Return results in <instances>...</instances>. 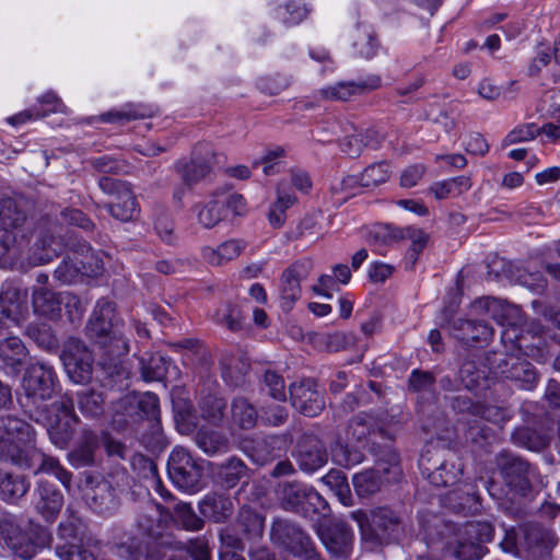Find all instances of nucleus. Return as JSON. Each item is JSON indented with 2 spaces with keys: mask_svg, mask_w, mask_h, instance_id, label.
I'll list each match as a JSON object with an SVG mask.
<instances>
[{
  "mask_svg": "<svg viewBox=\"0 0 560 560\" xmlns=\"http://www.w3.org/2000/svg\"><path fill=\"white\" fill-rule=\"evenodd\" d=\"M34 441L35 431L27 422L14 417L1 418L0 460L32 469L34 474H51L69 489L71 474L62 468L57 459L46 456L36 448Z\"/></svg>",
  "mask_w": 560,
  "mask_h": 560,
  "instance_id": "obj_1",
  "label": "nucleus"
},
{
  "mask_svg": "<svg viewBox=\"0 0 560 560\" xmlns=\"http://www.w3.org/2000/svg\"><path fill=\"white\" fill-rule=\"evenodd\" d=\"M27 314L25 292L11 285L0 292V362L9 372H14L27 354L23 341L8 331L9 322L20 326Z\"/></svg>",
  "mask_w": 560,
  "mask_h": 560,
  "instance_id": "obj_2",
  "label": "nucleus"
},
{
  "mask_svg": "<svg viewBox=\"0 0 560 560\" xmlns=\"http://www.w3.org/2000/svg\"><path fill=\"white\" fill-rule=\"evenodd\" d=\"M113 319L114 304L102 299L97 302L88 324L89 335L104 349L109 361L119 359L129 351L126 338Z\"/></svg>",
  "mask_w": 560,
  "mask_h": 560,
  "instance_id": "obj_3",
  "label": "nucleus"
},
{
  "mask_svg": "<svg viewBox=\"0 0 560 560\" xmlns=\"http://www.w3.org/2000/svg\"><path fill=\"white\" fill-rule=\"evenodd\" d=\"M208 463L195 458L183 447H175L167 462V472L173 485L187 493H196L205 486Z\"/></svg>",
  "mask_w": 560,
  "mask_h": 560,
  "instance_id": "obj_4",
  "label": "nucleus"
},
{
  "mask_svg": "<svg viewBox=\"0 0 560 560\" xmlns=\"http://www.w3.org/2000/svg\"><path fill=\"white\" fill-rule=\"evenodd\" d=\"M36 421L46 427L52 444L65 448L72 438L73 425L77 421L72 399L62 397L59 401L54 402L50 409L39 411Z\"/></svg>",
  "mask_w": 560,
  "mask_h": 560,
  "instance_id": "obj_5",
  "label": "nucleus"
},
{
  "mask_svg": "<svg viewBox=\"0 0 560 560\" xmlns=\"http://www.w3.org/2000/svg\"><path fill=\"white\" fill-rule=\"evenodd\" d=\"M100 188L114 199L107 206L109 213L120 220H132L138 211V203L130 186L117 178L104 176L98 180Z\"/></svg>",
  "mask_w": 560,
  "mask_h": 560,
  "instance_id": "obj_6",
  "label": "nucleus"
},
{
  "mask_svg": "<svg viewBox=\"0 0 560 560\" xmlns=\"http://www.w3.org/2000/svg\"><path fill=\"white\" fill-rule=\"evenodd\" d=\"M61 360L69 378L73 383L83 384L91 378L93 357L81 341H69L62 351Z\"/></svg>",
  "mask_w": 560,
  "mask_h": 560,
  "instance_id": "obj_7",
  "label": "nucleus"
},
{
  "mask_svg": "<svg viewBox=\"0 0 560 560\" xmlns=\"http://www.w3.org/2000/svg\"><path fill=\"white\" fill-rule=\"evenodd\" d=\"M22 387L34 401L49 399L56 389V374L44 363L32 364L25 372Z\"/></svg>",
  "mask_w": 560,
  "mask_h": 560,
  "instance_id": "obj_8",
  "label": "nucleus"
},
{
  "mask_svg": "<svg viewBox=\"0 0 560 560\" xmlns=\"http://www.w3.org/2000/svg\"><path fill=\"white\" fill-rule=\"evenodd\" d=\"M382 84V79L377 74H369L357 82L342 81L332 85L323 88L316 92V97L323 101H350L354 97L368 94Z\"/></svg>",
  "mask_w": 560,
  "mask_h": 560,
  "instance_id": "obj_9",
  "label": "nucleus"
},
{
  "mask_svg": "<svg viewBox=\"0 0 560 560\" xmlns=\"http://www.w3.org/2000/svg\"><path fill=\"white\" fill-rule=\"evenodd\" d=\"M465 535L468 540H458L453 549V556L457 560H479L485 555L482 542L492 538V527L487 523L468 524L465 527Z\"/></svg>",
  "mask_w": 560,
  "mask_h": 560,
  "instance_id": "obj_10",
  "label": "nucleus"
},
{
  "mask_svg": "<svg viewBox=\"0 0 560 560\" xmlns=\"http://www.w3.org/2000/svg\"><path fill=\"white\" fill-rule=\"evenodd\" d=\"M289 390L293 407L301 413L315 417L323 409L325 402L313 380L294 383Z\"/></svg>",
  "mask_w": 560,
  "mask_h": 560,
  "instance_id": "obj_11",
  "label": "nucleus"
},
{
  "mask_svg": "<svg viewBox=\"0 0 560 560\" xmlns=\"http://www.w3.org/2000/svg\"><path fill=\"white\" fill-rule=\"evenodd\" d=\"M318 536L331 556H349L353 542V533L343 523L338 522L320 526Z\"/></svg>",
  "mask_w": 560,
  "mask_h": 560,
  "instance_id": "obj_12",
  "label": "nucleus"
},
{
  "mask_svg": "<svg viewBox=\"0 0 560 560\" xmlns=\"http://www.w3.org/2000/svg\"><path fill=\"white\" fill-rule=\"evenodd\" d=\"M271 539L294 555L306 551L311 545L310 538L296 525L283 520L273 523Z\"/></svg>",
  "mask_w": 560,
  "mask_h": 560,
  "instance_id": "obj_13",
  "label": "nucleus"
},
{
  "mask_svg": "<svg viewBox=\"0 0 560 560\" xmlns=\"http://www.w3.org/2000/svg\"><path fill=\"white\" fill-rule=\"evenodd\" d=\"M80 304L75 296L68 294H56L47 288H38L33 292V308L34 313L40 317L55 319L60 315L61 305Z\"/></svg>",
  "mask_w": 560,
  "mask_h": 560,
  "instance_id": "obj_14",
  "label": "nucleus"
},
{
  "mask_svg": "<svg viewBox=\"0 0 560 560\" xmlns=\"http://www.w3.org/2000/svg\"><path fill=\"white\" fill-rule=\"evenodd\" d=\"M217 158L209 143L198 144L192 151L191 161L186 164L183 171L185 183H197L206 177L210 173L212 165L218 163Z\"/></svg>",
  "mask_w": 560,
  "mask_h": 560,
  "instance_id": "obj_15",
  "label": "nucleus"
},
{
  "mask_svg": "<svg viewBox=\"0 0 560 560\" xmlns=\"http://www.w3.org/2000/svg\"><path fill=\"white\" fill-rule=\"evenodd\" d=\"M63 500L61 493L52 485L39 481L34 493L35 510L48 522H52L59 514Z\"/></svg>",
  "mask_w": 560,
  "mask_h": 560,
  "instance_id": "obj_16",
  "label": "nucleus"
},
{
  "mask_svg": "<svg viewBox=\"0 0 560 560\" xmlns=\"http://www.w3.org/2000/svg\"><path fill=\"white\" fill-rule=\"evenodd\" d=\"M39 105L43 107V112L37 108L27 109L8 118V122L13 126H19L38 119L50 113H67V106L56 95L55 92L48 91L38 98Z\"/></svg>",
  "mask_w": 560,
  "mask_h": 560,
  "instance_id": "obj_17",
  "label": "nucleus"
},
{
  "mask_svg": "<svg viewBox=\"0 0 560 560\" xmlns=\"http://www.w3.org/2000/svg\"><path fill=\"white\" fill-rule=\"evenodd\" d=\"M245 248L241 240H228L217 247L203 246L201 248L202 259L211 266H222L236 259Z\"/></svg>",
  "mask_w": 560,
  "mask_h": 560,
  "instance_id": "obj_18",
  "label": "nucleus"
},
{
  "mask_svg": "<svg viewBox=\"0 0 560 560\" xmlns=\"http://www.w3.org/2000/svg\"><path fill=\"white\" fill-rule=\"evenodd\" d=\"M48 542L49 536L42 526L32 528V537L22 535L11 539L12 548L23 559H32Z\"/></svg>",
  "mask_w": 560,
  "mask_h": 560,
  "instance_id": "obj_19",
  "label": "nucleus"
},
{
  "mask_svg": "<svg viewBox=\"0 0 560 560\" xmlns=\"http://www.w3.org/2000/svg\"><path fill=\"white\" fill-rule=\"evenodd\" d=\"M223 201L218 191L208 201L195 205L192 211L196 213L197 222L205 229L217 226L225 218Z\"/></svg>",
  "mask_w": 560,
  "mask_h": 560,
  "instance_id": "obj_20",
  "label": "nucleus"
},
{
  "mask_svg": "<svg viewBox=\"0 0 560 560\" xmlns=\"http://www.w3.org/2000/svg\"><path fill=\"white\" fill-rule=\"evenodd\" d=\"M298 462L301 469L313 472L327 463V454L317 440H311L308 444L300 445Z\"/></svg>",
  "mask_w": 560,
  "mask_h": 560,
  "instance_id": "obj_21",
  "label": "nucleus"
},
{
  "mask_svg": "<svg viewBox=\"0 0 560 560\" xmlns=\"http://www.w3.org/2000/svg\"><path fill=\"white\" fill-rule=\"evenodd\" d=\"M233 504L223 494H208L199 504L200 513L214 522H222L232 513Z\"/></svg>",
  "mask_w": 560,
  "mask_h": 560,
  "instance_id": "obj_22",
  "label": "nucleus"
},
{
  "mask_svg": "<svg viewBox=\"0 0 560 560\" xmlns=\"http://www.w3.org/2000/svg\"><path fill=\"white\" fill-rule=\"evenodd\" d=\"M350 39L355 52L366 59L375 56L378 43L370 25L358 24L350 33Z\"/></svg>",
  "mask_w": 560,
  "mask_h": 560,
  "instance_id": "obj_23",
  "label": "nucleus"
},
{
  "mask_svg": "<svg viewBox=\"0 0 560 560\" xmlns=\"http://www.w3.org/2000/svg\"><path fill=\"white\" fill-rule=\"evenodd\" d=\"M283 499L291 508H298L304 503L316 505L323 501L317 491L302 483L287 485L283 488Z\"/></svg>",
  "mask_w": 560,
  "mask_h": 560,
  "instance_id": "obj_24",
  "label": "nucleus"
},
{
  "mask_svg": "<svg viewBox=\"0 0 560 560\" xmlns=\"http://www.w3.org/2000/svg\"><path fill=\"white\" fill-rule=\"evenodd\" d=\"M141 377L145 382H154L163 380L170 370L176 368L161 354H152L148 359L142 358L141 361Z\"/></svg>",
  "mask_w": 560,
  "mask_h": 560,
  "instance_id": "obj_25",
  "label": "nucleus"
},
{
  "mask_svg": "<svg viewBox=\"0 0 560 560\" xmlns=\"http://www.w3.org/2000/svg\"><path fill=\"white\" fill-rule=\"evenodd\" d=\"M296 202L295 196L288 192L285 187L280 184L277 188V199L271 205L268 221L271 226L279 229L285 222V211Z\"/></svg>",
  "mask_w": 560,
  "mask_h": 560,
  "instance_id": "obj_26",
  "label": "nucleus"
},
{
  "mask_svg": "<svg viewBox=\"0 0 560 560\" xmlns=\"http://www.w3.org/2000/svg\"><path fill=\"white\" fill-rule=\"evenodd\" d=\"M471 187L470 179L465 176L454 177L439 182L430 187V191L436 199L454 198L463 195Z\"/></svg>",
  "mask_w": 560,
  "mask_h": 560,
  "instance_id": "obj_27",
  "label": "nucleus"
},
{
  "mask_svg": "<svg viewBox=\"0 0 560 560\" xmlns=\"http://www.w3.org/2000/svg\"><path fill=\"white\" fill-rule=\"evenodd\" d=\"M198 447L208 455L224 452L228 447V439L217 430L201 428L196 434Z\"/></svg>",
  "mask_w": 560,
  "mask_h": 560,
  "instance_id": "obj_28",
  "label": "nucleus"
},
{
  "mask_svg": "<svg viewBox=\"0 0 560 560\" xmlns=\"http://www.w3.org/2000/svg\"><path fill=\"white\" fill-rule=\"evenodd\" d=\"M399 237L408 238L411 242L406 255V267L412 268L418 259L419 254L427 246L429 235L421 229L407 228L400 232Z\"/></svg>",
  "mask_w": 560,
  "mask_h": 560,
  "instance_id": "obj_29",
  "label": "nucleus"
},
{
  "mask_svg": "<svg viewBox=\"0 0 560 560\" xmlns=\"http://www.w3.org/2000/svg\"><path fill=\"white\" fill-rule=\"evenodd\" d=\"M233 422L242 429H252L257 422V411L245 398H235L232 402Z\"/></svg>",
  "mask_w": 560,
  "mask_h": 560,
  "instance_id": "obj_30",
  "label": "nucleus"
},
{
  "mask_svg": "<svg viewBox=\"0 0 560 560\" xmlns=\"http://www.w3.org/2000/svg\"><path fill=\"white\" fill-rule=\"evenodd\" d=\"M463 474L460 464L443 463L428 478L436 487L455 485Z\"/></svg>",
  "mask_w": 560,
  "mask_h": 560,
  "instance_id": "obj_31",
  "label": "nucleus"
},
{
  "mask_svg": "<svg viewBox=\"0 0 560 560\" xmlns=\"http://www.w3.org/2000/svg\"><path fill=\"white\" fill-rule=\"evenodd\" d=\"M363 452L361 446H349L336 443L331 448L332 462L342 467H352L363 460Z\"/></svg>",
  "mask_w": 560,
  "mask_h": 560,
  "instance_id": "obj_32",
  "label": "nucleus"
},
{
  "mask_svg": "<svg viewBox=\"0 0 560 560\" xmlns=\"http://www.w3.org/2000/svg\"><path fill=\"white\" fill-rule=\"evenodd\" d=\"M24 220L25 217L18 209L15 201L10 197L0 196V226L20 229Z\"/></svg>",
  "mask_w": 560,
  "mask_h": 560,
  "instance_id": "obj_33",
  "label": "nucleus"
},
{
  "mask_svg": "<svg viewBox=\"0 0 560 560\" xmlns=\"http://www.w3.org/2000/svg\"><path fill=\"white\" fill-rule=\"evenodd\" d=\"M380 470H366L353 476V486L360 497H368L380 490L382 478Z\"/></svg>",
  "mask_w": 560,
  "mask_h": 560,
  "instance_id": "obj_34",
  "label": "nucleus"
},
{
  "mask_svg": "<svg viewBox=\"0 0 560 560\" xmlns=\"http://www.w3.org/2000/svg\"><path fill=\"white\" fill-rule=\"evenodd\" d=\"M400 232L387 224H376L369 231L368 242L374 246V250L382 254L384 246L398 238Z\"/></svg>",
  "mask_w": 560,
  "mask_h": 560,
  "instance_id": "obj_35",
  "label": "nucleus"
},
{
  "mask_svg": "<svg viewBox=\"0 0 560 560\" xmlns=\"http://www.w3.org/2000/svg\"><path fill=\"white\" fill-rule=\"evenodd\" d=\"M460 329L463 335L457 336V338L465 342L487 341L493 334L492 328L481 322L463 320L460 322Z\"/></svg>",
  "mask_w": 560,
  "mask_h": 560,
  "instance_id": "obj_36",
  "label": "nucleus"
},
{
  "mask_svg": "<svg viewBox=\"0 0 560 560\" xmlns=\"http://www.w3.org/2000/svg\"><path fill=\"white\" fill-rule=\"evenodd\" d=\"M300 276L295 267L288 268L281 278V296L284 301L293 303L300 298Z\"/></svg>",
  "mask_w": 560,
  "mask_h": 560,
  "instance_id": "obj_37",
  "label": "nucleus"
},
{
  "mask_svg": "<svg viewBox=\"0 0 560 560\" xmlns=\"http://www.w3.org/2000/svg\"><path fill=\"white\" fill-rule=\"evenodd\" d=\"M389 175V165L386 162H381L366 167L361 175L360 182L364 187H373L385 183Z\"/></svg>",
  "mask_w": 560,
  "mask_h": 560,
  "instance_id": "obj_38",
  "label": "nucleus"
},
{
  "mask_svg": "<svg viewBox=\"0 0 560 560\" xmlns=\"http://www.w3.org/2000/svg\"><path fill=\"white\" fill-rule=\"evenodd\" d=\"M224 407L225 402L222 398L209 395L202 398L200 402L201 417L210 423L215 424L222 420Z\"/></svg>",
  "mask_w": 560,
  "mask_h": 560,
  "instance_id": "obj_39",
  "label": "nucleus"
},
{
  "mask_svg": "<svg viewBox=\"0 0 560 560\" xmlns=\"http://www.w3.org/2000/svg\"><path fill=\"white\" fill-rule=\"evenodd\" d=\"M27 335L43 349L51 351L57 348V339L50 327L43 324L40 326L30 325L26 329Z\"/></svg>",
  "mask_w": 560,
  "mask_h": 560,
  "instance_id": "obj_40",
  "label": "nucleus"
},
{
  "mask_svg": "<svg viewBox=\"0 0 560 560\" xmlns=\"http://www.w3.org/2000/svg\"><path fill=\"white\" fill-rule=\"evenodd\" d=\"M78 404L83 413L94 417L102 412L103 397L95 392H80L78 393Z\"/></svg>",
  "mask_w": 560,
  "mask_h": 560,
  "instance_id": "obj_41",
  "label": "nucleus"
},
{
  "mask_svg": "<svg viewBox=\"0 0 560 560\" xmlns=\"http://www.w3.org/2000/svg\"><path fill=\"white\" fill-rule=\"evenodd\" d=\"M96 438L88 436L85 442L71 453V462L73 465L81 467L93 463L94 450L96 447Z\"/></svg>",
  "mask_w": 560,
  "mask_h": 560,
  "instance_id": "obj_42",
  "label": "nucleus"
},
{
  "mask_svg": "<svg viewBox=\"0 0 560 560\" xmlns=\"http://www.w3.org/2000/svg\"><path fill=\"white\" fill-rule=\"evenodd\" d=\"M540 133V128L536 124H523L512 129L504 139L505 145L533 140Z\"/></svg>",
  "mask_w": 560,
  "mask_h": 560,
  "instance_id": "obj_43",
  "label": "nucleus"
},
{
  "mask_svg": "<svg viewBox=\"0 0 560 560\" xmlns=\"http://www.w3.org/2000/svg\"><path fill=\"white\" fill-rule=\"evenodd\" d=\"M308 13V9L300 3H288L277 12L278 19L288 25H295L302 22Z\"/></svg>",
  "mask_w": 560,
  "mask_h": 560,
  "instance_id": "obj_44",
  "label": "nucleus"
},
{
  "mask_svg": "<svg viewBox=\"0 0 560 560\" xmlns=\"http://www.w3.org/2000/svg\"><path fill=\"white\" fill-rule=\"evenodd\" d=\"M175 512L177 520L182 525L189 530L201 529L203 522L192 511L191 506L187 503H177L175 505Z\"/></svg>",
  "mask_w": 560,
  "mask_h": 560,
  "instance_id": "obj_45",
  "label": "nucleus"
},
{
  "mask_svg": "<svg viewBox=\"0 0 560 560\" xmlns=\"http://www.w3.org/2000/svg\"><path fill=\"white\" fill-rule=\"evenodd\" d=\"M153 226L156 234L163 242L167 244L173 243L175 240L174 223L168 214L162 212L156 214L154 217Z\"/></svg>",
  "mask_w": 560,
  "mask_h": 560,
  "instance_id": "obj_46",
  "label": "nucleus"
},
{
  "mask_svg": "<svg viewBox=\"0 0 560 560\" xmlns=\"http://www.w3.org/2000/svg\"><path fill=\"white\" fill-rule=\"evenodd\" d=\"M225 213L231 210L235 215H243L247 211V205L242 195L231 191H219Z\"/></svg>",
  "mask_w": 560,
  "mask_h": 560,
  "instance_id": "obj_47",
  "label": "nucleus"
},
{
  "mask_svg": "<svg viewBox=\"0 0 560 560\" xmlns=\"http://www.w3.org/2000/svg\"><path fill=\"white\" fill-rule=\"evenodd\" d=\"M397 516L388 508H380L371 513V523L373 526L388 530L397 524Z\"/></svg>",
  "mask_w": 560,
  "mask_h": 560,
  "instance_id": "obj_48",
  "label": "nucleus"
},
{
  "mask_svg": "<svg viewBox=\"0 0 560 560\" xmlns=\"http://www.w3.org/2000/svg\"><path fill=\"white\" fill-rule=\"evenodd\" d=\"M245 474V465L242 460L232 458L222 468L221 476L228 486H234L235 482Z\"/></svg>",
  "mask_w": 560,
  "mask_h": 560,
  "instance_id": "obj_49",
  "label": "nucleus"
},
{
  "mask_svg": "<svg viewBox=\"0 0 560 560\" xmlns=\"http://www.w3.org/2000/svg\"><path fill=\"white\" fill-rule=\"evenodd\" d=\"M19 233V229L0 226V258L15 249Z\"/></svg>",
  "mask_w": 560,
  "mask_h": 560,
  "instance_id": "obj_50",
  "label": "nucleus"
},
{
  "mask_svg": "<svg viewBox=\"0 0 560 560\" xmlns=\"http://www.w3.org/2000/svg\"><path fill=\"white\" fill-rule=\"evenodd\" d=\"M138 406L148 418H156L159 413V398L155 394L147 392L139 396Z\"/></svg>",
  "mask_w": 560,
  "mask_h": 560,
  "instance_id": "obj_51",
  "label": "nucleus"
},
{
  "mask_svg": "<svg viewBox=\"0 0 560 560\" xmlns=\"http://www.w3.org/2000/svg\"><path fill=\"white\" fill-rule=\"evenodd\" d=\"M265 383L269 388L270 395L278 400L285 399L284 381L280 375L275 372H267L265 374Z\"/></svg>",
  "mask_w": 560,
  "mask_h": 560,
  "instance_id": "obj_52",
  "label": "nucleus"
},
{
  "mask_svg": "<svg viewBox=\"0 0 560 560\" xmlns=\"http://www.w3.org/2000/svg\"><path fill=\"white\" fill-rule=\"evenodd\" d=\"M425 172L423 164L408 166L400 175V184L404 187H413L422 178Z\"/></svg>",
  "mask_w": 560,
  "mask_h": 560,
  "instance_id": "obj_53",
  "label": "nucleus"
},
{
  "mask_svg": "<svg viewBox=\"0 0 560 560\" xmlns=\"http://www.w3.org/2000/svg\"><path fill=\"white\" fill-rule=\"evenodd\" d=\"M410 387L416 392H427L433 385V375L429 372L413 371L411 373Z\"/></svg>",
  "mask_w": 560,
  "mask_h": 560,
  "instance_id": "obj_54",
  "label": "nucleus"
},
{
  "mask_svg": "<svg viewBox=\"0 0 560 560\" xmlns=\"http://www.w3.org/2000/svg\"><path fill=\"white\" fill-rule=\"evenodd\" d=\"M174 347L177 349H183L185 351L183 358L185 364L194 363L195 359L203 352L202 347L197 341L194 340H185L183 342L174 345Z\"/></svg>",
  "mask_w": 560,
  "mask_h": 560,
  "instance_id": "obj_55",
  "label": "nucleus"
},
{
  "mask_svg": "<svg viewBox=\"0 0 560 560\" xmlns=\"http://www.w3.org/2000/svg\"><path fill=\"white\" fill-rule=\"evenodd\" d=\"M283 155V150L281 148H276L273 150L268 151L260 162H255L254 166L261 164L262 172L265 175H271L276 172V167L278 165L277 160Z\"/></svg>",
  "mask_w": 560,
  "mask_h": 560,
  "instance_id": "obj_56",
  "label": "nucleus"
},
{
  "mask_svg": "<svg viewBox=\"0 0 560 560\" xmlns=\"http://www.w3.org/2000/svg\"><path fill=\"white\" fill-rule=\"evenodd\" d=\"M394 272V267L384 262H372L369 267V278L374 282H384Z\"/></svg>",
  "mask_w": 560,
  "mask_h": 560,
  "instance_id": "obj_57",
  "label": "nucleus"
},
{
  "mask_svg": "<svg viewBox=\"0 0 560 560\" xmlns=\"http://www.w3.org/2000/svg\"><path fill=\"white\" fill-rule=\"evenodd\" d=\"M40 246L45 252H44V254H42L39 257L36 258L37 264H46V262L50 261L61 250L60 243L55 241L54 238L42 240Z\"/></svg>",
  "mask_w": 560,
  "mask_h": 560,
  "instance_id": "obj_58",
  "label": "nucleus"
},
{
  "mask_svg": "<svg viewBox=\"0 0 560 560\" xmlns=\"http://www.w3.org/2000/svg\"><path fill=\"white\" fill-rule=\"evenodd\" d=\"M337 283L338 282L334 276L323 275L318 279L317 285L314 287V291L326 299H331V292L338 289Z\"/></svg>",
  "mask_w": 560,
  "mask_h": 560,
  "instance_id": "obj_59",
  "label": "nucleus"
},
{
  "mask_svg": "<svg viewBox=\"0 0 560 560\" xmlns=\"http://www.w3.org/2000/svg\"><path fill=\"white\" fill-rule=\"evenodd\" d=\"M482 417L492 423L502 424L510 419V412L501 407L488 406L482 411Z\"/></svg>",
  "mask_w": 560,
  "mask_h": 560,
  "instance_id": "obj_60",
  "label": "nucleus"
},
{
  "mask_svg": "<svg viewBox=\"0 0 560 560\" xmlns=\"http://www.w3.org/2000/svg\"><path fill=\"white\" fill-rule=\"evenodd\" d=\"M323 482L332 491H347V478L343 472L339 470H330L326 476L323 477Z\"/></svg>",
  "mask_w": 560,
  "mask_h": 560,
  "instance_id": "obj_61",
  "label": "nucleus"
},
{
  "mask_svg": "<svg viewBox=\"0 0 560 560\" xmlns=\"http://www.w3.org/2000/svg\"><path fill=\"white\" fill-rule=\"evenodd\" d=\"M509 377L514 380H523L527 383H533L536 380L535 371L529 363H518L513 365Z\"/></svg>",
  "mask_w": 560,
  "mask_h": 560,
  "instance_id": "obj_62",
  "label": "nucleus"
},
{
  "mask_svg": "<svg viewBox=\"0 0 560 560\" xmlns=\"http://www.w3.org/2000/svg\"><path fill=\"white\" fill-rule=\"evenodd\" d=\"M65 221L70 224L80 226L84 230H90L93 226L91 220L80 210L71 209L62 213Z\"/></svg>",
  "mask_w": 560,
  "mask_h": 560,
  "instance_id": "obj_63",
  "label": "nucleus"
},
{
  "mask_svg": "<svg viewBox=\"0 0 560 560\" xmlns=\"http://www.w3.org/2000/svg\"><path fill=\"white\" fill-rule=\"evenodd\" d=\"M465 149L472 154H485L488 152V143L479 133L471 135L465 142Z\"/></svg>",
  "mask_w": 560,
  "mask_h": 560,
  "instance_id": "obj_64",
  "label": "nucleus"
}]
</instances>
